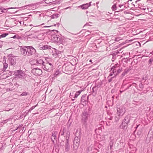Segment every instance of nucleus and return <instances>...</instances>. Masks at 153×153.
Masks as SVG:
<instances>
[{"mask_svg":"<svg viewBox=\"0 0 153 153\" xmlns=\"http://www.w3.org/2000/svg\"><path fill=\"white\" fill-rule=\"evenodd\" d=\"M3 10H5V9H3Z\"/></svg>","mask_w":153,"mask_h":153,"instance_id":"obj_22","label":"nucleus"},{"mask_svg":"<svg viewBox=\"0 0 153 153\" xmlns=\"http://www.w3.org/2000/svg\"><path fill=\"white\" fill-rule=\"evenodd\" d=\"M33 72L34 75L39 76L41 75L42 73V71L39 69L34 68L33 70Z\"/></svg>","mask_w":153,"mask_h":153,"instance_id":"obj_3","label":"nucleus"},{"mask_svg":"<svg viewBox=\"0 0 153 153\" xmlns=\"http://www.w3.org/2000/svg\"><path fill=\"white\" fill-rule=\"evenodd\" d=\"M129 122V120H128V121H127V124Z\"/></svg>","mask_w":153,"mask_h":153,"instance_id":"obj_18","label":"nucleus"},{"mask_svg":"<svg viewBox=\"0 0 153 153\" xmlns=\"http://www.w3.org/2000/svg\"><path fill=\"white\" fill-rule=\"evenodd\" d=\"M44 69L47 71H49L51 70L52 67V65L50 63L45 62L43 64Z\"/></svg>","mask_w":153,"mask_h":153,"instance_id":"obj_1","label":"nucleus"},{"mask_svg":"<svg viewBox=\"0 0 153 153\" xmlns=\"http://www.w3.org/2000/svg\"><path fill=\"white\" fill-rule=\"evenodd\" d=\"M0 88H1V87H0Z\"/></svg>","mask_w":153,"mask_h":153,"instance_id":"obj_23","label":"nucleus"},{"mask_svg":"<svg viewBox=\"0 0 153 153\" xmlns=\"http://www.w3.org/2000/svg\"><path fill=\"white\" fill-rule=\"evenodd\" d=\"M27 52L29 55L34 53L36 51L35 49L32 47L28 46L27 47Z\"/></svg>","mask_w":153,"mask_h":153,"instance_id":"obj_4","label":"nucleus"},{"mask_svg":"<svg viewBox=\"0 0 153 153\" xmlns=\"http://www.w3.org/2000/svg\"><path fill=\"white\" fill-rule=\"evenodd\" d=\"M7 34L6 33L3 34L1 35V37L2 38L4 37L7 36Z\"/></svg>","mask_w":153,"mask_h":153,"instance_id":"obj_11","label":"nucleus"},{"mask_svg":"<svg viewBox=\"0 0 153 153\" xmlns=\"http://www.w3.org/2000/svg\"><path fill=\"white\" fill-rule=\"evenodd\" d=\"M15 76L21 78L24 76V72L21 70H19L16 71L14 73Z\"/></svg>","mask_w":153,"mask_h":153,"instance_id":"obj_2","label":"nucleus"},{"mask_svg":"<svg viewBox=\"0 0 153 153\" xmlns=\"http://www.w3.org/2000/svg\"><path fill=\"white\" fill-rule=\"evenodd\" d=\"M51 26H45V27H50Z\"/></svg>","mask_w":153,"mask_h":153,"instance_id":"obj_19","label":"nucleus"},{"mask_svg":"<svg viewBox=\"0 0 153 153\" xmlns=\"http://www.w3.org/2000/svg\"><path fill=\"white\" fill-rule=\"evenodd\" d=\"M27 95V94L26 93H23L21 94V96H26Z\"/></svg>","mask_w":153,"mask_h":153,"instance_id":"obj_12","label":"nucleus"},{"mask_svg":"<svg viewBox=\"0 0 153 153\" xmlns=\"http://www.w3.org/2000/svg\"><path fill=\"white\" fill-rule=\"evenodd\" d=\"M90 6V4H89L87 3L85 4H84L81 6V8L82 9H86Z\"/></svg>","mask_w":153,"mask_h":153,"instance_id":"obj_6","label":"nucleus"},{"mask_svg":"<svg viewBox=\"0 0 153 153\" xmlns=\"http://www.w3.org/2000/svg\"><path fill=\"white\" fill-rule=\"evenodd\" d=\"M11 8H8L7 9L8 10L9 9H11Z\"/></svg>","mask_w":153,"mask_h":153,"instance_id":"obj_17","label":"nucleus"},{"mask_svg":"<svg viewBox=\"0 0 153 153\" xmlns=\"http://www.w3.org/2000/svg\"><path fill=\"white\" fill-rule=\"evenodd\" d=\"M74 144H75V141H74Z\"/></svg>","mask_w":153,"mask_h":153,"instance_id":"obj_21","label":"nucleus"},{"mask_svg":"<svg viewBox=\"0 0 153 153\" xmlns=\"http://www.w3.org/2000/svg\"><path fill=\"white\" fill-rule=\"evenodd\" d=\"M53 38L54 39V41L56 42L59 41L60 39V38L56 36H53Z\"/></svg>","mask_w":153,"mask_h":153,"instance_id":"obj_8","label":"nucleus"},{"mask_svg":"<svg viewBox=\"0 0 153 153\" xmlns=\"http://www.w3.org/2000/svg\"><path fill=\"white\" fill-rule=\"evenodd\" d=\"M74 92H72L71 93H70V95L71 96H72L73 95V94H74Z\"/></svg>","mask_w":153,"mask_h":153,"instance_id":"obj_16","label":"nucleus"},{"mask_svg":"<svg viewBox=\"0 0 153 153\" xmlns=\"http://www.w3.org/2000/svg\"><path fill=\"white\" fill-rule=\"evenodd\" d=\"M82 91V90H80L76 91L75 94L74 98H76L80 94V93H81Z\"/></svg>","mask_w":153,"mask_h":153,"instance_id":"obj_7","label":"nucleus"},{"mask_svg":"<svg viewBox=\"0 0 153 153\" xmlns=\"http://www.w3.org/2000/svg\"><path fill=\"white\" fill-rule=\"evenodd\" d=\"M20 51L21 54L24 56H25L27 55V47H24L21 48Z\"/></svg>","mask_w":153,"mask_h":153,"instance_id":"obj_5","label":"nucleus"},{"mask_svg":"<svg viewBox=\"0 0 153 153\" xmlns=\"http://www.w3.org/2000/svg\"><path fill=\"white\" fill-rule=\"evenodd\" d=\"M76 146L77 147V148L78 147V146H79V142H76Z\"/></svg>","mask_w":153,"mask_h":153,"instance_id":"obj_13","label":"nucleus"},{"mask_svg":"<svg viewBox=\"0 0 153 153\" xmlns=\"http://www.w3.org/2000/svg\"><path fill=\"white\" fill-rule=\"evenodd\" d=\"M37 62L38 63L40 64H42L43 65V64L44 62H43L42 60L40 59H38L37 61Z\"/></svg>","mask_w":153,"mask_h":153,"instance_id":"obj_9","label":"nucleus"},{"mask_svg":"<svg viewBox=\"0 0 153 153\" xmlns=\"http://www.w3.org/2000/svg\"><path fill=\"white\" fill-rule=\"evenodd\" d=\"M7 64H6L5 65H4V68H5V69L7 68Z\"/></svg>","mask_w":153,"mask_h":153,"instance_id":"obj_15","label":"nucleus"},{"mask_svg":"<svg viewBox=\"0 0 153 153\" xmlns=\"http://www.w3.org/2000/svg\"><path fill=\"white\" fill-rule=\"evenodd\" d=\"M112 10H116V6L115 5H114L112 7Z\"/></svg>","mask_w":153,"mask_h":153,"instance_id":"obj_10","label":"nucleus"},{"mask_svg":"<svg viewBox=\"0 0 153 153\" xmlns=\"http://www.w3.org/2000/svg\"><path fill=\"white\" fill-rule=\"evenodd\" d=\"M89 61H90V62H91L92 60H90Z\"/></svg>","mask_w":153,"mask_h":153,"instance_id":"obj_20","label":"nucleus"},{"mask_svg":"<svg viewBox=\"0 0 153 153\" xmlns=\"http://www.w3.org/2000/svg\"><path fill=\"white\" fill-rule=\"evenodd\" d=\"M3 12V9H0V14H1Z\"/></svg>","mask_w":153,"mask_h":153,"instance_id":"obj_14","label":"nucleus"}]
</instances>
